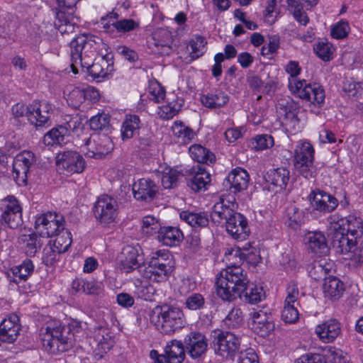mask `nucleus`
Segmentation results:
<instances>
[{
    "label": "nucleus",
    "mask_w": 363,
    "mask_h": 363,
    "mask_svg": "<svg viewBox=\"0 0 363 363\" xmlns=\"http://www.w3.org/2000/svg\"><path fill=\"white\" fill-rule=\"evenodd\" d=\"M101 42V38L91 34L84 33L70 42L71 67L74 74L78 68L86 69L93 79H102L113 71V57L110 54L91 60L96 51V45Z\"/></svg>",
    "instance_id": "nucleus-1"
},
{
    "label": "nucleus",
    "mask_w": 363,
    "mask_h": 363,
    "mask_svg": "<svg viewBox=\"0 0 363 363\" xmlns=\"http://www.w3.org/2000/svg\"><path fill=\"white\" fill-rule=\"evenodd\" d=\"M216 286L218 296L225 301L231 302L239 297L243 302L256 304L265 297L262 287L249 284L243 269L235 264L220 272Z\"/></svg>",
    "instance_id": "nucleus-2"
},
{
    "label": "nucleus",
    "mask_w": 363,
    "mask_h": 363,
    "mask_svg": "<svg viewBox=\"0 0 363 363\" xmlns=\"http://www.w3.org/2000/svg\"><path fill=\"white\" fill-rule=\"evenodd\" d=\"M79 327L77 322L68 325H61L57 322L47 323L41 328L40 334L44 349L51 354L68 351L74 345V333Z\"/></svg>",
    "instance_id": "nucleus-3"
},
{
    "label": "nucleus",
    "mask_w": 363,
    "mask_h": 363,
    "mask_svg": "<svg viewBox=\"0 0 363 363\" xmlns=\"http://www.w3.org/2000/svg\"><path fill=\"white\" fill-rule=\"evenodd\" d=\"M285 71L290 74L288 87L292 94L314 104L320 106L323 104L325 91L319 84H310L306 80L297 79V76L301 71L298 62L289 61L285 67Z\"/></svg>",
    "instance_id": "nucleus-4"
},
{
    "label": "nucleus",
    "mask_w": 363,
    "mask_h": 363,
    "mask_svg": "<svg viewBox=\"0 0 363 363\" xmlns=\"http://www.w3.org/2000/svg\"><path fill=\"white\" fill-rule=\"evenodd\" d=\"M156 310L157 314L152 316L151 322L160 333L172 335L184 327L186 319L180 308L165 304L157 306Z\"/></svg>",
    "instance_id": "nucleus-5"
},
{
    "label": "nucleus",
    "mask_w": 363,
    "mask_h": 363,
    "mask_svg": "<svg viewBox=\"0 0 363 363\" xmlns=\"http://www.w3.org/2000/svg\"><path fill=\"white\" fill-rule=\"evenodd\" d=\"M315 150L306 141H298L294 150L295 167L298 173L307 179H313L318 174V169L314 165Z\"/></svg>",
    "instance_id": "nucleus-6"
},
{
    "label": "nucleus",
    "mask_w": 363,
    "mask_h": 363,
    "mask_svg": "<svg viewBox=\"0 0 363 363\" xmlns=\"http://www.w3.org/2000/svg\"><path fill=\"white\" fill-rule=\"evenodd\" d=\"M211 347L216 354L233 359L240 347V338L230 331L215 330L212 335Z\"/></svg>",
    "instance_id": "nucleus-7"
},
{
    "label": "nucleus",
    "mask_w": 363,
    "mask_h": 363,
    "mask_svg": "<svg viewBox=\"0 0 363 363\" xmlns=\"http://www.w3.org/2000/svg\"><path fill=\"white\" fill-rule=\"evenodd\" d=\"M35 155L28 150L21 152L13 159V177L18 186L27 184V180L30 173L36 165Z\"/></svg>",
    "instance_id": "nucleus-8"
},
{
    "label": "nucleus",
    "mask_w": 363,
    "mask_h": 363,
    "mask_svg": "<svg viewBox=\"0 0 363 363\" xmlns=\"http://www.w3.org/2000/svg\"><path fill=\"white\" fill-rule=\"evenodd\" d=\"M93 211L96 220L107 226L113 223L118 216V202L114 198L103 195L95 203Z\"/></svg>",
    "instance_id": "nucleus-9"
},
{
    "label": "nucleus",
    "mask_w": 363,
    "mask_h": 363,
    "mask_svg": "<svg viewBox=\"0 0 363 363\" xmlns=\"http://www.w3.org/2000/svg\"><path fill=\"white\" fill-rule=\"evenodd\" d=\"M86 162L83 157L77 151L65 150L56 156V165L58 170L66 174L81 173L85 168Z\"/></svg>",
    "instance_id": "nucleus-10"
},
{
    "label": "nucleus",
    "mask_w": 363,
    "mask_h": 363,
    "mask_svg": "<svg viewBox=\"0 0 363 363\" xmlns=\"http://www.w3.org/2000/svg\"><path fill=\"white\" fill-rule=\"evenodd\" d=\"M64 223L62 216L48 212L36 218L35 228L42 237H52L65 230Z\"/></svg>",
    "instance_id": "nucleus-11"
},
{
    "label": "nucleus",
    "mask_w": 363,
    "mask_h": 363,
    "mask_svg": "<svg viewBox=\"0 0 363 363\" xmlns=\"http://www.w3.org/2000/svg\"><path fill=\"white\" fill-rule=\"evenodd\" d=\"M6 203L0 209V223L11 229L23 224L22 208L14 196H8Z\"/></svg>",
    "instance_id": "nucleus-12"
},
{
    "label": "nucleus",
    "mask_w": 363,
    "mask_h": 363,
    "mask_svg": "<svg viewBox=\"0 0 363 363\" xmlns=\"http://www.w3.org/2000/svg\"><path fill=\"white\" fill-rule=\"evenodd\" d=\"M54 25L62 35L72 33L78 28L79 18L74 15V6L57 4Z\"/></svg>",
    "instance_id": "nucleus-13"
},
{
    "label": "nucleus",
    "mask_w": 363,
    "mask_h": 363,
    "mask_svg": "<svg viewBox=\"0 0 363 363\" xmlns=\"http://www.w3.org/2000/svg\"><path fill=\"white\" fill-rule=\"evenodd\" d=\"M263 190L272 194L284 190L290 180V172L285 167L269 169L263 177Z\"/></svg>",
    "instance_id": "nucleus-14"
},
{
    "label": "nucleus",
    "mask_w": 363,
    "mask_h": 363,
    "mask_svg": "<svg viewBox=\"0 0 363 363\" xmlns=\"http://www.w3.org/2000/svg\"><path fill=\"white\" fill-rule=\"evenodd\" d=\"M188 186L195 192L205 191L211 182V174L203 164H196L182 170Z\"/></svg>",
    "instance_id": "nucleus-15"
},
{
    "label": "nucleus",
    "mask_w": 363,
    "mask_h": 363,
    "mask_svg": "<svg viewBox=\"0 0 363 363\" xmlns=\"http://www.w3.org/2000/svg\"><path fill=\"white\" fill-rule=\"evenodd\" d=\"M308 198L313 209L324 214L333 211L339 203L334 196L319 189L312 190Z\"/></svg>",
    "instance_id": "nucleus-16"
},
{
    "label": "nucleus",
    "mask_w": 363,
    "mask_h": 363,
    "mask_svg": "<svg viewBox=\"0 0 363 363\" xmlns=\"http://www.w3.org/2000/svg\"><path fill=\"white\" fill-rule=\"evenodd\" d=\"M330 236L333 247L338 254L351 252L356 247L357 239L345 233V228L334 229V225L330 228Z\"/></svg>",
    "instance_id": "nucleus-17"
},
{
    "label": "nucleus",
    "mask_w": 363,
    "mask_h": 363,
    "mask_svg": "<svg viewBox=\"0 0 363 363\" xmlns=\"http://www.w3.org/2000/svg\"><path fill=\"white\" fill-rule=\"evenodd\" d=\"M29 122L36 127L48 125L50 123V116L53 110L52 105L46 101H34L30 104Z\"/></svg>",
    "instance_id": "nucleus-18"
},
{
    "label": "nucleus",
    "mask_w": 363,
    "mask_h": 363,
    "mask_svg": "<svg viewBox=\"0 0 363 363\" xmlns=\"http://www.w3.org/2000/svg\"><path fill=\"white\" fill-rule=\"evenodd\" d=\"M227 232L238 241L247 239L250 233L247 220L240 213L234 212L225 222Z\"/></svg>",
    "instance_id": "nucleus-19"
},
{
    "label": "nucleus",
    "mask_w": 363,
    "mask_h": 363,
    "mask_svg": "<svg viewBox=\"0 0 363 363\" xmlns=\"http://www.w3.org/2000/svg\"><path fill=\"white\" fill-rule=\"evenodd\" d=\"M287 296L281 312V319L286 323H294L298 320L299 313L295 306L299 294L296 284L291 283L287 287Z\"/></svg>",
    "instance_id": "nucleus-20"
},
{
    "label": "nucleus",
    "mask_w": 363,
    "mask_h": 363,
    "mask_svg": "<svg viewBox=\"0 0 363 363\" xmlns=\"http://www.w3.org/2000/svg\"><path fill=\"white\" fill-rule=\"evenodd\" d=\"M84 146L87 150L86 155L90 157H101L113 150L111 138L106 135H93L85 140Z\"/></svg>",
    "instance_id": "nucleus-21"
},
{
    "label": "nucleus",
    "mask_w": 363,
    "mask_h": 363,
    "mask_svg": "<svg viewBox=\"0 0 363 363\" xmlns=\"http://www.w3.org/2000/svg\"><path fill=\"white\" fill-rule=\"evenodd\" d=\"M337 218L335 215L328 218L330 225H334V229L345 228V233L356 239L363 235V223L360 218L350 215L345 218Z\"/></svg>",
    "instance_id": "nucleus-22"
},
{
    "label": "nucleus",
    "mask_w": 363,
    "mask_h": 363,
    "mask_svg": "<svg viewBox=\"0 0 363 363\" xmlns=\"http://www.w3.org/2000/svg\"><path fill=\"white\" fill-rule=\"evenodd\" d=\"M208 344L205 335L199 332H192L184 338V347L193 359L201 357L207 350Z\"/></svg>",
    "instance_id": "nucleus-23"
},
{
    "label": "nucleus",
    "mask_w": 363,
    "mask_h": 363,
    "mask_svg": "<svg viewBox=\"0 0 363 363\" xmlns=\"http://www.w3.org/2000/svg\"><path fill=\"white\" fill-rule=\"evenodd\" d=\"M21 330L19 318L16 314H11L0 323V340L3 342H14Z\"/></svg>",
    "instance_id": "nucleus-24"
},
{
    "label": "nucleus",
    "mask_w": 363,
    "mask_h": 363,
    "mask_svg": "<svg viewBox=\"0 0 363 363\" xmlns=\"http://www.w3.org/2000/svg\"><path fill=\"white\" fill-rule=\"evenodd\" d=\"M249 179L247 171L237 167L228 174L223 182V185L228 190L235 194L247 189Z\"/></svg>",
    "instance_id": "nucleus-25"
},
{
    "label": "nucleus",
    "mask_w": 363,
    "mask_h": 363,
    "mask_svg": "<svg viewBox=\"0 0 363 363\" xmlns=\"http://www.w3.org/2000/svg\"><path fill=\"white\" fill-rule=\"evenodd\" d=\"M342 332L340 323L336 319H329L315 327V333L324 343L334 342Z\"/></svg>",
    "instance_id": "nucleus-26"
},
{
    "label": "nucleus",
    "mask_w": 363,
    "mask_h": 363,
    "mask_svg": "<svg viewBox=\"0 0 363 363\" xmlns=\"http://www.w3.org/2000/svg\"><path fill=\"white\" fill-rule=\"evenodd\" d=\"M231 257H238L240 261L246 262L247 264L253 267H255L261 261L259 250L250 243L245 244L242 248L232 250L228 254L225 253L228 260H230Z\"/></svg>",
    "instance_id": "nucleus-27"
},
{
    "label": "nucleus",
    "mask_w": 363,
    "mask_h": 363,
    "mask_svg": "<svg viewBox=\"0 0 363 363\" xmlns=\"http://www.w3.org/2000/svg\"><path fill=\"white\" fill-rule=\"evenodd\" d=\"M249 325L252 330L262 337H265L274 330V324L269 320L267 314L261 311H254L250 314Z\"/></svg>",
    "instance_id": "nucleus-28"
},
{
    "label": "nucleus",
    "mask_w": 363,
    "mask_h": 363,
    "mask_svg": "<svg viewBox=\"0 0 363 363\" xmlns=\"http://www.w3.org/2000/svg\"><path fill=\"white\" fill-rule=\"evenodd\" d=\"M305 245L308 251L318 256H324L329 252L326 238L320 231L309 232L305 237Z\"/></svg>",
    "instance_id": "nucleus-29"
},
{
    "label": "nucleus",
    "mask_w": 363,
    "mask_h": 363,
    "mask_svg": "<svg viewBox=\"0 0 363 363\" xmlns=\"http://www.w3.org/2000/svg\"><path fill=\"white\" fill-rule=\"evenodd\" d=\"M132 189L135 199L139 201H150L158 191V188L153 181L145 178L135 182Z\"/></svg>",
    "instance_id": "nucleus-30"
},
{
    "label": "nucleus",
    "mask_w": 363,
    "mask_h": 363,
    "mask_svg": "<svg viewBox=\"0 0 363 363\" xmlns=\"http://www.w3.org/2000/svg\"><path fill=\"white\" fill-rule=\"evenodd\" d=\"M279 106L284 115V124L292 130L299 128V118L297 116L298 111V105L291 99L281 100L279 102Z\"/></svg>",
    "instance_id": "nucleus-31"
},
{
    "label": "nucleus",
    "mask_w": 363,
    "mask_h": 363,
    "mask_svg": "<svg viewBox=\"0 0 363 363\" xmlns=\"http://www.w3.org/2000/svg\"><path fill=\"white\" fill-rule=\"evenodd\" d=\"M157 237L160 242L169 247L179 245L184 239V235L180 229L172 226L162 227Z\"/></svg>",
    "instance_id": "nucleus-32"
},
{
    "label": "nucleus",
    "mask_w": 363,
    "mask_h": 363,
    "mask_svg": "<svg viewBox=\"0 0 363 363\" xmlns=\"http://www.w3.org/2000/svg\"><path fill=\"white\" fill-rule=\"evenodd\" d=\"M325 297L330 300H337L343 294L345 286L343 282L336 277L325 278L323 284Z\"/></svg>",
    "instance_id": "nucleus-33"
},
{
    "label": "nucleus",
    "mask_w": 363,
    "mask_h": 363,
    "mask_svg": "<svg viewBox=\"0 0 363 363\" xmlns=\"http://www.w3.org/2000/svg\"><path fill=\"white\" fill-rule=\"evenodd\" d=\"M168 363H182L185 359V347L181 341L172 340L164 349Z\"/></svg>",
    "instance_id": "nucleus-34"
},
{
    "label": "nucleus",
    "mask_w": 363,
    "mask_h": 363,
    "mask_svg": "<svg viewBox=\"0 0 363 363\" xmlns=\"http://www.w3.org/2000/svg\"><path fill=\"white\" fill-rule=\"evenodd\" d=\"M138 250L131 245L124 247L121 252V262L123 269L130 272L139 267Z\"/></svg>",
    "instance_id": "nucleus-35"
},
{
    "label": "nucleus",
    "mask_w": 363,
    "mask_h": 363,
    "mask_svg": "<svg viewBox=\"0 0 363 363\" xmlns=\"http://www.w3.org/2000/svg\"><path fill=\"white\" fill-rule=\"evenodd\" d=\"M229 97L221 90H216L214 92L203 94L201 96L202 104L208 108L216 109L224 106L228 101Z\"/></svg>",
    "instance_id": "nucleus-36"
},
{
    "label": "nucleus",
    "mask_w": 363,
    "mask_h": 363,
    "mask_svg": "<svg viewBox=\"0 0 363 363\" xmlns=\"http://www.w3.org/2000/svg\"><path fill=\"white\" fill-rule=\"evenodd\" d=\"M189 152L191 157L197 162L198 164H203L204 166V164H212L215 161L214 154L201 145L195 144L191 145L189 149Z\"/></svg>",
    "instance_id": "nucleus-37"
},
{
    "label": "nucleus",
    "mask_w": 363,
    "mask_h": 363,
    "mask_svg": "<svg viewBox=\"0 0 363 363\" xmlns=\"http://www.w3.org/2000/svg\"><path fill=\"white\" fill-rule=\"evenodd\" d=\"M180 218L195 229L206 227L209 223L207 215L203 212L184 211L180 213Z\"/></svg>",
    "instance_id": "nucleus-38"
},
{
    "label": "nucleus",
    "mask_w": 363,
    "mask_h": 363,
    "mask_svg": "<svg viewBox=\"0 0 363 363\" xmlns=\"http://www.w3.org/2000/svg\"><path fill=\"white\" fill-rule=\"evenodd\" d=\"M140 120L136 115H126L121 126V137L123 140L132 138L139 130Z\"/></svg>",
    "instance_id": "nucleus-39"
},
{
    "label": "nucleus",
    "mask_w": 363,
    "mask_h": 363,
    "mask_svg": "<svg viewBox=\"0 0 363 363\" xmlns=\"http://www.w3.org/2000/svg\"><path fill=\"white\" fill-rule=\"evenodd\" d=\"M68 137L67 130L61 125H58L45 134L43 143L47 146H52L54 145H62L67 143Z\"/></svg>",
    "instance_id": "nucleus-40"
},
{
    "label": "nucleus",
    "mask_w": 363,
    "mask_h": 363,
    "mask_svg": "<svg viewBox=\"0 0 363 363\" xmlns=\"http://www.w3.org/2000/svg\"><path fill=\"white\" fill-rule=\"evenodd\" d=\"M91 93L94 94V97L99 95L97 91L75 87L69 93L67 99V103L74 108H79L85 99L91 96Z\"/></svg>",
    "instance_id": "nucleus-41"
},
{
    "label": "nucleus",
    "mask_w": 363,
    "mask_h": 363,
    "mask_svg": "<svg viewBox=\"0 0 363 363\" xmlns=\"http://www.w3.org/2000/svg\"><path fill=\"white\" fill-rule=\"evenodd\" d=\"M332 263H328L325 259L315 261L308 267V274L315 280L323 279L325 281V278H328L326 275L332 269Z\"/></svg>",
    "instance_id": "nucleus-42"
},
{
    "label": "nucleus",
    "mask_w": 363,
    "mask_h": 363,
    "mask_svg": "<svg viewBox=\"0 0 363 363\" xmlns=\"http://www.w3.org/2000/svg\"><path fill=\"white\" fill-rule=\"evenodd\" d=\"M173 135L177 138V142L187 144L192 141L195 137V132L182 121H177L172 126Z\"/></svg>",
    "instance_id": "nucleus-43"
},
{
    "label": "nucleus",
    "mask_w": 363,
    "mask_h": 363,
    "mask_svg": "<svg viewBox=\"0 0 363 363\" xmlns=\"http://www.w3.org/2000/svg\"><path fill=\"white\" fill-rule=\"evenodd\" d=\"M172 266H167L165 264H160L158 262L150 263L147 268L146 273L151 281L160 282L167 278L169 273L172 270Z\"/></svg>",
    "instance_id": "nucleus-44"
},
{
    "label": "nucleus",
    "mask_w": 363,
    "mask_h": 363,
    "mask_svg": "<svg viewBox=\"0 0 363 363\" xmlns=\"http://www.w3.org/2000/svg\"><path fill=\"white\" fill-rule=\"evenodd\" d=\"M34 264L30 259H26L22 263L11 269L13 276V281L18 283L20 281H26L34 272Z\"/></svg>",
    "instance_id": "nucleus-45"
},
{
    "label": "nucleus",
    "mask_w": 363,
    "mask_h": 363,
    "mask_svg": "<svg viewBox=\"0 0 363 363\" xmlns=\"http://www.w3.org/2000/svg\"><path fill=\"white\" fill-rule=\"evenodd\" d=\"M234 211L230 208L226 204H224L223 200L216 203L212 209L211 213V220L216 224L221 223L224 220L227 221L228 217H230Z\"/></svg>",
    "instance_id": "nucleus-46"
},
{
    "label": "nucleus",
    "mask_w": 363,
    "mask_h": 363,
    "mask_svg": "<svg viewBox=\"0 0 363 363\" xmlns=\"http://www.w3.org/2000/svg\"><path fill=\"white\" fill-rule=\"evenodd\" d=\"M20 240L25 247L26 255L30 257L34 256L42 246L41 240L35 233L23 235Z\"/></svg>",
    "instance_id": "nucleus-47"
},
{
    "label": "nucleus",
    "mask_w": 363,
    "mask_h": 363,
    "mask_svg": "<svg viewBox=\"0 0 363 363\" xmlns=\"http://www.w3.org/2000/svg\"><path fill=\"white\" fill-rule=\"evenodd\" d=\"M56 238L54 240H50L52 246H55L60 252L65 253L68 250L72 242V234L68 230H61L55 235Z\"/></svg>",
    "instance_id": "nucleus-48"
},
{
    "label": "nucleus",
    "mask_w": 363,
    "mask_h": 363,
    "mask_svg": "<svg viewBox=\"0 0 363 363\" xmlns=\"http://www.w3.org/2000/svg\"><path fill=\"white\" fill-rule=\"evenodd\" d=\"M62 254H63L62 252L48 242L43 250V263L46 266H53L59 262Z\"/></svg>",
    "instance_id": "nucleus-49"
},
{
    "label": "nucleus",
    "mask_w": 363,
    "mask_h": 363,
    "mask_svg": "<svg viewBox=\"0 0 363 363\" xmlns=\"http://www.w3.org/2000/svg\"><path fill=\"white\" fill-rule=\"evenodd\" d=\"M314 51L317 55L324 61H329L333 58L335 48L327 40L319 41L314 46Z\"/></svg>",
    "instance_id": "nucleus-50"
},
{
    "label": "nucleus",
    "mask_w": 363,
    "mask_h": 363,
    "mask_svg": "<svg viewBox=\"0 0 363 363\" xmlns=\"http://www.w3.org/2000/svg\"><path fill=\"white\" fill-rule=\"evenodd\" d=\"M286 223L292 229H297L301 226L303 220V213L296 206L287 208Z\"/></svg>",
    "instance_id": "nucleus-51"
},
{
    "label": "nucleus",
    "mask_w": 363,
    "mask_h": 363,
    "mask_svg": "<svg viewBox=\"0 0 363 363\" xmlns=\"http://www.w3.org/2000/svg\"><path fill=\"white\" fill-rule=\"evenodd\" d=\"M182 100L179 101H172L167 105L160 107L158 114L162 119L169 120L173 118L176 114L179 113L182 106Z\"/></svg>",
    "instance_id": "nucleus-52"
},
{
    "label": "nucleus",
    "mask_w": 363,
    "mask_h": 363,
    "mask_svg": "<svg viewBox=\"0 0 363 363\" xmlns=\"http://www.w3.org/2000/svg\"><path fill=\"white\" fill-rule=\"evenodd\" d=\"M206 44V41L205 38L201 35H196L190 40L189 46L191 49L190 57L192 60L203 55Z\"/></svg>",
    "instance_id": "nucleus-53"
},
{
    "label": "nucleus",
    "mask_w": 363,
    "mask_h": 363,
    "mask_svg": "<svg viewBox=\"0 0 363 363\" xmlns=\"http://www.w3.org/2000/svg\"><path fill=\"white\" fill-rule=\"evenodd\" d=\"M243 322L242 311L238 308H233L224 319V324L229 328H237Z\"/></svg>",
    "instance_id": "nucleus-54"
},
{
    "label": "nucleus",
    "mask_w": 363,
    "mask_h": 363,
    "mask_svg": "<svg viewBox=\"0 0 363 363\" xmlns=\"http://www.w3.org/2000/svg\"><path fill=\"white\" fill-rule=\"evenodd\" d=\"M142 223L143 232L150 235L158 234L162 228L158 220L151 216H145L143 218Z\"/></svg>",
    "instance_id": "nucleus-55"
},
{
    "label": "nucleus",
    "mask_w": 363,
    "mask_h": 363,
    "mask_svg": "<svg viewBox=\"0 0 363 363\" xmlns=\"http://www.w3.org/2000/svg\"><path fill=\"white\" fill-rule=\"evenodd\" d=\"M180 172L176 169H169L164 171L162 176V184L164 189H172L177 186Z\"/></svg>",
    "instance_id": "nucleus-56"
},
{
    "label": "nucleus",
    "mask_w": 363,
    "mask_h": 363,
    "mask_svg": "<svg viewBox=\"0 0 363 363\" xmlns=\"http://www.w3.org/2000/svg\"><path fill=\"white\" fill-rule=\"evenodd\" d=\"M205 298L202 294L194 293L189 295L185 301L186 308L191 311L201 310L205 306Z\"/></svg>",
    "instance_id": "nucleus-57"
},
{
    "label": "nucleus",
    "mask_w": 363,
    "mask_h": 363,
    "mask_svg": "<svg viewBox=\"0 0 363 363\" xmlns=\"http://www.w3.org/2000/svg\"><path fill=\"white\" fill-rule=\"evenodd\" d=\"M253 148L257 150H263L272 147L274 145V139L269 135H259L251 140Z\"/></svg>",
    "instance_id": "nucleus-58"
},
{
    "label": "nucleus",
    "mask_w": 363,
    "mask_h": 363,
    "mask_svg": "<svg viewBox=\"0 0 363 363\" xmlns=\"http://www.w3.org/2000/svg\"><path fill=\"white\" fill-rule=\"evenodd\" d=\"M350 32V26L347 21H340L331 28V36L335 39H342L347 36Z\"/></svg>",
    "instance_id": "nucleus-59"
},
{
    "label": "nucleus",
    "mask_w": 363,
    "mask_h": 363,
    "mask_svg": "<svg viewBox=\"0 0 363 363\" xmlns=\"http://www.w3.org/2000/svg\"><path fill=\"white\" fill-rule=\"evenodd\" d=\"M140 26L138 22L131 18H124L114 22V27L118 33H128Z\"/></svg>",
    "instance_id": "nucleus-60"
},
{
    "label": "nucleus",
    "mask_w": 363,
    "mask_h": 363,
    "mask_svg": "<svg viewBox=\"0 0 363 363\" xmlns=\"http://www.w3.org/2000/svg\"><path fill=\"white\" fill-rule=\"evenodd\" d=\"M64 120V123L60 125L67 130V134L69 136L71 133H74L82 128V121L77 115L67 116Z\"/></svg>",
    "instance_id": "nucleus-61"
},
{
    "label": "nucleus",
    "mask_w": 363,
    "mask_h": 363,
    "mask_svg": "<svg viewBox=\"0 0 363 363\" xmlns=\"http://www.w3.org/2000/svg\"><path fill=\"white\" fill-rule=\"evenodd\" d=\"M91 130H102L109 125V118L106 114H98L92 116L89 120Z\"/></svg>",
    "instance_id": "nucleus-62"
},
{
    "label": "nucleus",
    "mask_w": 363,
    "mask_h": 363,
    "mask_svg": "<svg viewBox=\"0 0 363 363\" xmlns=\"http://www.w3.org/2000/svg\"><path fill=\"white\" fill-rule=\"evenodd\" d=\"M149 93L150 99L156 103L161 102L165 96V90L158 82L150 85Z\"/></svg>",
    "instance_id": "nucleus-63"
},
{
    "label": "nucleus",
    "mask_w": 363,
    "mask_h": 363,
    "mask_svg": "<svg viewBox=\"0 0 363 363\" xmlns=\"http://www.w3.org/2000/svg\"><path fill=\"white\" fill-rule=\"evenodd\" d=\"M295 363H327L325 357L320 354H306L297 359Z\"/></svg>",
    "instance_id": "nucleus-64"
}]
</instances>
